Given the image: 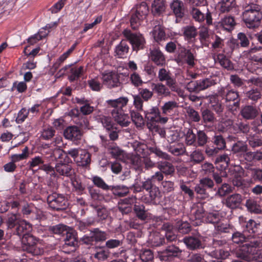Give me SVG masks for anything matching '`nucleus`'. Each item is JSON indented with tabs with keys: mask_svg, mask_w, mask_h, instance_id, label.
<instances>
[{
	"mask_svg": "<svg viewBox=\"0 0 262 262\" xmlns=\"http://www.w3.org/2000/svg\"><path fill=\"white\" fill-rule=\"evenodd\" d=\"M183 242L186 247L190 250H195L202 248V244L198 236H189L183 238Z\"/></svg>",
	"mask_w": 262,
	"mask_h": 262,
	"instance_id": "nucleus-18",
	"label": "nucleus"
},
{
	"mask_svg": "<svg viewBox=\"0 0 262 262\" xmlns=\"http://www.w3.org/2000/svg\"><path fill=\"white\" fill-rule=\"evenodd\" d=\"M235 5V0H221L217 4V8L222 13L229 12Z\"/></svg>",
	"mask_w": 262,
	"mask_h": 262,
	"instance_id": "nucleus-34",
	"label": "nucleus"
},
{
	"mask_svg": "<svg viewBox=\"0 0 262 262\" xmlns=\"http://www.w3.org/2000/svg\"><path fill=\"white\" fill-rule=\"evenodd\" d=\"M178 58L180 60L187 63L190 67H193L194 65L195 58L190 50L184 48H181Z\"/></svg>",
	"mask_w": 262,
	"mask_h": 262,
	"instance_id": "nucleus-16",
	"label": "nucleus"
},
{
	"mask_svg": "<svg viewBox=\"0 0 262 262\" xmlns=\"http://www.w3.org/2000/svg\"><path fill=\"white\" fill-rule=\"evenodd\" d=\"M165 9L163 0H154L151 5V12L154 15H160Z\"/></svg>",
	"mask_w": 262,
	"mask_h": 262,
	"instance_id": "nucleus-33",
	"label": "nucleus"
},
{
	"mask_svg": "<svg viewBox=\"0 0 262 262\" xmlns=\"http://www.w3.org/2000/svg\"><path fill=\"white\" fill-rule=\"evenodd\" d=\"M110 255V252L105 247L97 246L95 247L93 257L98 261H103L107 259Z\"/></svg>",
	"mask_w": 262,
	"mask_h": 262,
	"instance_id": "nucleus-21",
	"label": "nucleus"
},
{
	"mask_svg": "<svg viewBox=\"0 0 262 262\" xmlns=\"http://www.w3.org/2000/svg\"><path fill=\"white\" fill-rule=\"evenodd\" d=\"M216 63H219L223 68L228 70L233 69V66L231 61L223 54H219L214 58Z\"/></svg>",
	"mask_w": 262,
	"mask_h": 262,
	"instance_id": "nucleus-26",
	"label": "nucleus"
},
{
	"mask_svg": "<svg viewBox=\"0 0 262 262\" xmlns=\"http://www.w3.org/2000/svg\"><path fill=\"white\" fill-rule=\"evenodd\" d=\"M154 254L149 249L142 250L140 254V259L142 262H149L152 260Z\"/></svg>",
	"mask_w": 262,
	"mask_h": 262,
	"instance_id": "nucleus-59",
	"label": "nucleus"
},
{
	"mask_svg": "<svg viewBox=\"0 0 262 262\" xmlns=\"http://www.w3.org/2000/svg\"><path fill=\"white\" fill-rule=\"evenodd\" d=\"M47 202L50 208L56 210L65 209L68 204L62 195L56 193H53L48 196Z\"/></svg>",
	"mask_w": 262,
	"mask_h": 262,
	"instance_id": "nucleus-8",
	"label": "nucleus"
},
{
	"mask_svg": "<svg viewBox=\"0 0 262 262\" xmlns=\"http://www.w3.org/2000/svg\"><path fill=\"white\" fill-rule=\"evenodd\" d=\"M262 19L260 6L254 3H249L244 7L243 20L247 28L254 29L258 27Z\"/></svg>",
	"mask_w": 262,
	"mask_h": 262,
	"instance_id": "nucleus-3",
	"label": "nucleus"
},
{
	"mask_svg": "<svg viewBox=\"0 0 262 262\" xmlns=\"http://www.w3.org/2000/svg\"><path fill=\"white\" fill-rule=\"evenodd\" d=\"M152 90L159 96L167 97L170 95V92L166 85L162 83H151Z\"/></svg>",
	"mask_w": 262,
	"mask_h": 262,
	"instance_id": "nucleus-22",
	"label": "nucleus"
},
{
	"mask_svg": "<svg viewBox=\"0 0 262 262\" xmlns=\"http://www.w3.org/2000/svg\"><path fill=\"white\" fill-rule=\"evenodd\" d=\"M111 189L113 190L115 194L119 196H123L127 194L129 192L128 187L124 185L112 186Z\"/></svg>",
	"mask_w": 262,
	"mask_h": 262,
	"instance_id": "nucleus-62",
	"label": "nucleus"
},
{
	"mask_svg": "<svg viewBox=\"0 0 262 262\" xmlns=\"http://www.w3.org/2000/svg\"><path fill=\"white\" fill-rule=\"evenodd\" d=\"M92 236L94 238V242H98L104 241L107 238V234L104 232L100 230L98 228H95L91 231Z\"/></svg>",
	"mask_w": 262,
	"mask_h": 262,
	"instance_id": "nucleus-51",
	"label": "nucleus"
},
{
	"mask_svg": "<svg viewBox=\"0 0 262 262\" xmlns=\"http://www.w3.org/2000/svg\"><path fill=\"white\" fill-rule=\"evenodd\" d=\"M211 255L217 259H225L229 256V252L227 250L219 248L212 251Z\"/></svg>",
	"mask_w": 262,
	"mask_h": 262,
	"instance_id": "nucleus-56",
	"label": "nucleus"
},
{
	"mask_svg": "<svg viewBox=\"0 0 262 262\" xmlns=\"http://www.w3.org/2000/svg\"><path fill=\"white\" fill-rule=\"evenodd\" d=\"M258 225L253 220H249L247 222L243 231H247V234L251 239L257 238L255 236V233L257 231V226Z\"/></svg>",
	"mask_w": 262,
	"mask_h": 262,
	"instance_id": "nucleus-32",
	"label": "nucleus"
},
{
	"mask_svg": "<svg viewBox=\"0 0 262 262\" xmlns=\"http://www.w3.org/2000/svg\"><path fill=\"white\" fill-rule=\"evenodd\" d=\"M176 226L179 232L183 234L188 233L191 230V226L186 221H180L177 222Z\"/></svg>",
	"mask_w": 262,
	"mask_h": 262,
	"instance_id": "nucleus-57",
	"label": "nucleus"
},
{
	"mask_svg": "<svg viewBox=\"0 0 262 262\" xmlns=\"http://www.w3.org/2000/svg\"><path fill=\"white\" fill-rule=\"evenodd\" d=\"M232 150L235 154L243 155L247 151V145L243 141H238L233 145Z\"/></svg>",
	"mask_w": 262,
	"mask_h": 262,
	"instance_id": "nucleus-45",
	"label": "nucleus"
},
{
	"mask_svg": "<svg viewBox=\"0 0 262 262\" xmlns=\"http://www.w3.org/2000/svg\"><path fill=\"white\" fill-rule=\"evenodd\" d=\"M126 162L130 164L136 170H141L143 160L141 156L136 154H127Z\"/></svg>",
	"mask_w": 262,
	"mask_h": 262,
	"instance_id": "nucleus-20",
	"label": "nucleus"
},
{
	"mask_svg": "<svg viewBox=\"0 0 262 262\" xmlns=\"http://www.w3.org/2000/svg\"><path fill=\"white\" fill-rule=\"evenodd\" d=\"M199 39L202 46H209L210 39L208 34V31L206 28H204L200 31Z\"/></svg>",
	"mask_w": 262,
	"mask_h": 262,
	"instance_id": "nucleus-46",
	"label": "nucleus"
},
{
	"mask_svg": "<svg viewBox=\"0 0 262 262\" xmlns=\"http://www.w3.org/2000/svg\"><path fill=\"white\" fill-rule=\"evenodd\" d=\"M168 151L175 156L183 155L186 151L185 147L183 144H177L176 146L170 145L168 147Z\"/></svg>",
	"mask_w": 262,
	"mask_h": 262,
	"instance_id": "nucleus-58",
	"label": "nucleus"
},
{
	"mask_svg": "<svg viewBox=\"0 0 262 262\" xmlns=\"http://www.w3.org/2000/svg\"><path fill=\"white\" fill-rule=\"evenodd\" d=\"M220 24L224 30L230 31L233 29L235 22L233 17L226 16L221 20Z\"/></svg>",
	"mask_w": 262,
	"mask_h": 262,
	"instance_id": "nucleus-39",
	"label": "nucleus"
},
{
	"mask_svg": "<svg viewBox=\"0 0 262 262\" xmlns=\"http://www.w3.org/2000/svg\"><path fill=\"white\" fill-rule=\"evenodd\" d=\"M149 11L148 7L145 2L137 5L133 9V13L130 18L132 28L136 29L140 25L141 20L145 18Z\"/></svg>",
	"mask_w": 262,
	"mask_h": 262,
	"instance_id": "nucleus-4",
	"label": "nucleus"
},
{
	"mask_svg": "<svg viewBox=\"0 0 262 262\" xmlns=\"http://www.w3.org/2000/svg\"><path fill=\"white\" fill-rule=\"evenodd\" d=\"M95 118L96 120L101 123L106 130H110L113 128L114 123L111 117L100 115L96 116Z\"/></svg>",
	"mask_w": 262,
	"mask_h": 262,
	"instance_id": "nucleus-35",
	"label": "nucleus"
},
{
	"mask_svg": "<svg viewBox=\"0 0 262 262\" xmlns=\"http://www.w3.org/2000/svg\"><path fill=\"white\" fill-rule=\"evenodd\" d=\"M186 116L189 120L193 122H199L200 120V116L199 113L191 107L185 108Z\"/></svg>",
	"mask_w": 262,
	"mask_h": 262,
	"instance_id": "nucleus-48",
	"label": "nucleus"
},
{
	"mask_svg": "<svg viewBox=\"0 0 262 262\" xmlns=\"http://www.w3.org/2000/svg\"><path fill=\"white\" fill-rule=\"evenodd\" d=\"M32 225L27 221L22 220L16 229V233L20 237L25 233H29L32 231Z\"/></svg>",
	"mask_w": 262,
	"mask_h": 262,
	"instance_id": "nucleus-31",
	"label": "nucleus"
},
{
	"mask_svg": "<svg viewBox=\"0 0 262 262\" xmlns=\"http://www.w3.org/2000/svg\"><path fill=\"white\" fill-rule=\"evenodd\" d=\"M129 47L126 41H122L118 45L115 50V53L118 58H124L127 55Z\"/></svg>",
	"mask_w": 262,
	"mask_h": 262,
	"instance_id": "nucleus-38",
	"label": "nucleus"
},
{
	"mask_svg": "<svg viewBox=\"0 0 262 262\" xmlns=\"http://www.w3.org/2000/svg\"><path fill=\"white\" fill-rule=\"evenodd\" d=\"M134 209L137 216L142 221L146 220L150 217V214L146 212L143 205L135 204Z\"/></svg>",
	"mask_w": 262,
	"mask_h": 262,
	"instance_id": "nucleus-37",
	"label": "nucleus"
},
{
	"mask_svg": "<svg viewBox=\"0 0 262 262\" xmlns=\"http://www.w3.org/2000/svg\"><path fill=\"white\" fill-rule=\"evenodd\" d=\"M171 9L177 17H182L184 14L183 3L182 1L174 0L170 5Z\"/></svg>",
	"mask_w": 262,
	"mask_h": 262,
	"instance_id": "nucleus-36",
	"label": "nucleus"
},
{
	"mask_svg": "<svg viewBox=\"0 0 262 262\" xmlns=\"http://www.w3.org/2000/svg\"><path fill=\"white\" fill-rule=\"evenodd\" d=\"M202 118L205 123H213L216 121L213 113L207 109L202 112Z\"/></svg>",
	"mask_w": 262,
	"mask_h": 262,
	"instance_id": "nucleus-61",
	"label": "nucleus"
},
{
	"mask_svg": "<svg viewBox=\"0 0 262 262\" xmlns=\"http://www.w3.org/2000/svg\"><path fill=\"white\" fill-rule=\"evenodd\" d=\"M183 34L187 39H190L194 38L196 34V29L193 26H188L183 29Z\"/></svg>",
	"mask_w": 262,
	"mask_h": 262,
	"instance_id": "nucleus-60",
	"label": "nucleus"
},
{
	"mask_svg": "<svg viewBox=\"0 0 262 262\" xmlns=\"http://www.w3.org/2000/svg\"><path fill=\"white\" fill-rule=\"evenodd\" d=\"M129 101L127 97H120L115 99H109L105 103L111 112L114 121L122 127H127L130 123V117L126 111Z\"/></svg>",
	"mask_w": 262,
	"mask_h": 262,
	"instance_id": "nucleus-2",
	"label": "nucleus"
},
{
	"mask_svg": "<svg viewBox=\"0 0 262 262\" xmlns=\"http://www.w3.org/2000/svg\"><path fill=\"white\" fill-rule=\"evenodd\" d=\"M107 148L112 156L116 159H120L124 156L123 151L120 149L114 143L107 145Z\"/></svg>",
	"mask_w": 262,
	"mask_h": 262,
	"instance_id": "nucleus-42",
	"label": "nucleus"
},
{
	"mask_svg": "<svg viewBox=\"0 0 262 262\" xmlns=\"http://www.w3.org/2000/svg\"><path fill=\"white\" fill-rule=\"evenodd\" d=\"M161 228L162 232H164V235L168 241L172 242L177 239V236L173 230V227L169 223H164Z\"/></svg>",
	"mask_w": 262,
	"mask_h": 262,
	"instance_id": "nucleus-27",
	"label": "nucleus"
},
{
	"mask_svg": "<svg viewBox=\"0 0 262 262\" xmlns=\"http://www.w3.org/2000/svg\"><path fill=\"white\" fill-rule=\"evenodd\" d=\"M157 168L165 175H172L174 172V166L167 161H159L157 163Z\"/></svg>",
	"mask_w": 262,
	"mask_h": 262,
	"instance_id": "nucleus-24",
	"label": "nucleus"
},
{
	"mask_svg": "<svg viewBox=\"0 0 262 262\" xmlns=\"http://www.w3.org/2000/svg\"><path fill=\"white\" fill-rule=\"evenodd\" d=\"M150 58L157 65L162 66L165 63V57L159 49H154L150 51Z\"/></svg>",
	"mask_w": 262,
	"mask_h": 262,
	"instance_id": "nucleus-28",
	"label": "nucleus"
},
{
	"mask_svg": "<svg viewBox=\"0 0 262 262\" xmlns=\"http://www.w3.org/2000/svg\"><path fill=\"white\" fill-rule=\"evenodd\" d=\"M240 114L243 118L246 120H252L257 116L258 112L256 107L248 105L242 108Z\"/></svg>",
	"mask_w": 262,
	"mask_h": 262,
	"instance_id": "nucleus-19",
	"label": "nucleus"
},
{
	"mask_svg": "<svg viewBox=\"0 0 262 262\" xmlns=\"http://www.w3.org/2000/svg\"><path fill=\"white\" fill-rule=\"evenodd\" d=\"M21 243L23 250L33 255H40L43 252L42 249L37 246L36 240L30 233L23 234Z\"/></svg>",
	"mask_w": 262,
	"mask_h": 262,
	"instance_id": "nucleus-5",
	"label": "nucleus"
},
{
	"mask_svg": "<svg viewBox=\"0 0 262 262\" xmlns=\"http://www.w3.org/2000/svg\"><path fill=\"white\" fill-rule=\"evenodd\" d=\"M190 158L191 161L196 164L200 163L205 159L203 153L200 149L194 150L190 154Z\"/></svg>",
	"mask_w": 262,
	"mask_h": 262,
	"instance_id": "nucleus-54",
	"label": "nucleus"
},
{
	"mask_svg": "<svg viewBox=\"0 0 262 262\" xmlns=\"http://www.w3.org/2000/svg\"><path fill=\"white\" fill-rule=\"evenodd\" d=\"M234 171L238 172V173L234 176V178L232 180L233 184L236 187H241L244 184V181L241 176L243 173V169L239 166H236L234 168Z\"/></svg>",
	"mask_w": 262,
	"mask_h": 262,
	"instance_id": "nucleus-44",
	"label": "nucleus"
},
{
	"mask_svg": "<svg viewBox=\"0 0 262 262\" xmlns=\"http://www.w3.org/2000/svg\"><path fill=\"white\" fill-rule=\"evenodd\" d=\"M130 114L131 119L137 127H141L144 125V119L138 112L133 110L130 111Z\"/></svg>",
	"mask_w": 262,
	"mask_h": 262,
	"instance_id": "nucleus-50",
	"label": "nucleus"
},
{
	"mask_svg": "<svg viewBox=\"0 0 262 262\" xmlns=\"http://www.w3.org/2000/svg\"><path fill=\"white\" fill-rule=\"evenodd\" d=\"M209 103L211 108L217 114L221 116L223 113L224 107L221 102L216 95H212L209 96Z\"/></svg>",
	"mask_w": 262,
	"mask_h": 262,
	"instance_id": "nucleus-29",
	"label": "nucleus"
},
{
	"mask_svg": "<svg viewBox=\"0 0 262 262\" xmlns=\"http://www.w3.org/2000/svg\"><path fill=\"white\" fill-rule=\"evenodd\" d=\"M243 54L244 55L254 54L251 57L252 60L255 62L262 63V47H254L251 48L250 49L244 51Z\"/></svg>",
	"mask_w": 262,
	"mask_h": 262,
	"instance_id": "nucleus-25",
	"label": "nucleus"
},
{
	"mask_svg": "<svg viewBox=\"0 0 262 262\" xmlns=\"http://www.w3.org/2000/svg\"><path fill=\"white\" fill-rule=\"evenodd\" d=\"M22 220L20 219V215L18 213H11L8 215L7 225L9 229L13 228L15 225H19V222Z\"/></svg>",
	"mask_w": 262,
	"mask_h": 262,
	"instance_id": "nucleus-40",
	"label": "nucleus"
},
{
	"mask_svg": "<svg viewBox=\"0 0 262 262\" xmlns=\"http://www.w3.org/2000/svg\"><path fill=\"white\" fill-rule=\"evenodd\" d=\"M226 126L228 125H233L234 128H237L235 129V132H238L239 131L243 132V133H247L249 132L250 127L248 124H246L243 122H240L239 123L233 124L232 121L231 120H228L227 121V124H225Z\"/></svg>",
	"mask_w": 262,
	"mask_h": 262,
	"instance_id": "nucleus-43",
	"label": "nucleus"
},
{
	"mask_svg": "<svg viewBox=\"0 0 262 262\" xmlns=\"http://www.w3.org/2000/svg\"><path fill=\"white\" fill-rule=\"evenodd\" d=\"M177 107L178 104L174 101H169L165 102L162 107V113L165 115H167Z\"/></svg>",
	"mask_w": 262,
	"mask_h": 262,
	"instance_id": "nucleus-63",
	"label": "nucleus"
},
{
	"mask_svg": "<svg viewBox=\"0 0 262 262\" xmlns=\"http://www.w3.org/2000/svg\"><path fill=\"white\" fill-rule=\"evenodd\" d=\"M65 234H66V236L64 239V244L62 246V249L64 252L69 253L70 251L67 250V248L70 247L71 248V251H74L77 244V241L72 228H69Z\"/></svg>",
	"mask_w": 262,
	"mask_h": 262,
	"instance_id": "nucleus-11",
	"label": "nucleus"
},
{
	"mask_svg": "<svg viewBox=\"0 0 262 262\" xmlns=\"http://www.w3.org/2000/svg\"><path fill=\"white\" fill-rule=\"evenodd\" d=\"M70 227L63 225L59 224L50 227V230L54 234L58 235H64Z\"/></svg>",
	"mask_w": 262,
	"mask_h": 262,
	"instance_id": "nucleus-64",
	"label": "nucleus"
},
{
	"mask_svg": "<svg viewBox=\"0 0 262 262\" xmlns=\"http://www.w3.org/2000/svg\"><path fill=\"white\" fill-rule=\"evenodd\" d=\"M103 84L109 88L117 87L120 84L117 74L113 72H105L102 74Z\"/></svg>",
	"mask_w": 262,
	"mask_h": 262,
	"instance_id": "nucleus-13",
	"label": "nucleus"
},
{
	"mask_svg": "<svg viewBox=\"0 0 262 262\" xmlns=\"http://www.w3.org/2000/svg\"><path fill=\"white\" fill-rule=\"evenodd\" d=\"M123 34L132 45L134 50H138L144 47L145 39L140 33H133L129 30L125 29Z\"/></svg>",
	"mask_w": 262,
	"mask_h": 262,
	"instance_id": "nucleus-7",
	"label": "nucleus"
},
{
	"mask_svg": "<svg viewBox=\"0 0 262 262\" xmlns=\"http://www.w3.org/2000/svg\"><path fill=\"white\" fill-rule=\"evenodd\" d=\"M101 80V78L95 77L88 80L89 86L93 91H99L103 86Z\"/></svg>",
	"mask_w": 262,
	"mask_h": 262,
	"instance_id": "nucleus-55",
	"label": "nucleus"
},
{
	"mask_svg": "<svg viewBox=\"0 0 262 262\" xmlns=\"http://www.w3.org/2000/svg\"><path fill=\"white\" fill-rule=\"evenodd\" d=\"M205 214L202 204H194L191 208L190 220L194 226H199L204 222Z\"/></svg>",
	"mask_w": 262,
	"mask_h": 262,
	"instance_id": "nucleus-9",
	"label": "nucleus"
},
{
	"mask_svg": "<svg viewBox=\"0 0 262 262\" xmlns=\"http://www.w3.org/2000/svg\"><path fill=\"white\" fill-rule=\"evenodd\" d=\"M91 179L93 183L96 186L104 190H110L112 187L111 186H108L106 184L103 180L100 177L94 176Z\"/></svg>",
	"mask_w": 262,
	"mask_h": 262,
	"instance_id": "nucleus-47",
	"label": "nucleus"
},
{
	"mask_svg": "<svg viewBox=\"0 0 262 262\" xmlns=\"http://www.w3.org/2000/svg\"><path fill=\"white\" fill-rule=\"evenodd\" d=\"M43 163H45L44 157L37 156L31 158L28 162V165L30 168L38 167V169H39Z\"/></svg>",
	"mask_w": 262,
	"mask_h": 262,
	"instance_id": "nucleus-53",
	"label": "nucleus"
},
{
	"mask_svg": "<svg viewBox=\"0 0 262 262\" xmlns=\"http://www.w3.org/2000/svg\"><path fill=\"white\" fill-rule=\"evenodd\" d=\"M246 232H236L232 234V239L233 243L237 244L245 243L235 250L236 256L249 262H262V253L259 249L262 244L261 239H251Z\"/></svg>",
	"mask_w": 262,
	"mask_h": 262,
	"instance_id": "nucleus-1",
	"label": "nucleus"
},
{
	"mask_svg": "<svg viewBox=\"0 0 262 262\" xmlns=\"http://www.w3.org/2000/svg\"><path fill=\"white\" fill-rule=\"evenodd\" d=\"M48 33H47V32H44L43 30H40L37 33L30 37L28 39V42L31 45H34L37 41L46 37Z\"/></svg>",
	"mask_w": 262,
	"mask_h": 262,
	"instance_id": "nucleus-52",
	"label": "nucleus"
},
{
	"mask_svg": "<svg viewBox=\"0 0 262 262\" xmlns=\"http://www.w3.org/2000/svg\"><path fill=\"white\" fill-rule=\"evenodd\" d=\"M182 251L177 247L171 245L168 246L165 250L159 254L160 260L167 261L171 260L173 257L179 256Z\"/></svg>",
	"mask_w": 262,
	"mask_h": 262,
	"instance_id": "nucleus-14",
	"label": "nucleus"
},
{
	"mask_svg": "<svg viewBox=\"0 0 262 262\" xmlns=\"http://www.w3.org/2000/svg\"><path fill=\"white\" fill-rule=\"evenodd\" d=\"M220 219L221 216L219 212H214L206 214L205 215L204 222L208 223L217 224L219 223Z\"/></svg>",
	"mask_w": 262,
	"mask_h": 262,
	"instance_id": "nucleus-49",
	"label": "nucleus"
},
{
	"mask_svg": "<svg viewBox=\"0 0 262 262\" xmlns=\"http://www.w3.org/2000/svg\"><path fill=\"white\" fill-rule=\"evenodd\" d=\"M55 169L57 172L63 176L69 177L72 173L71 166L61 160L56 163Z\"/></svg>",
	"mask_w": 262,
	"mask_h": 262,
	"instance_id": "nucleus-23",
	"label": "nucleus"
},
{
	"mask_svg": "<svg viewBox=\"0 0 262 262\" xmlns=\"http://www.w3.org/2000/svg\"><path fill=\"white\" fill-rule=\"evenodd\" d=\"M78 165L81 166H86L91 162V155L86 150H82L80 154L79 157L76 160Z\"/></svg>",
	"mask_w": 262,
	"mask_h": 262,
	"instance_id": "nucleus-41",
	"label": "nucleus"
},
{
	"mask_svg": "<svg viewBox=\"0 0 262 262\" xmlns=\"http://www.w3.org/2000/svg\"><path fill=\"white\" fill-rule=\"evenodd\" d=\"M242 200V196L241 194L235 193L227 197L224 201V203L227 207L235 209L241 205Z\"/></svg>",
	"mask_w": 262,
	"mask_h": 262,
	"instance_id": "nucleus-17",
	"label": "nucleus"
},
{
	"mask_svg": "<svg viewBox=\"0 0 262 262\" xmlns=\"http://www.w3.org/2000/svg\"><path fill=\"white\" fill-rule=\"evenodd\" d=\"M148 240L151 246L157 247L162 245L164 243L165 239L163 235L158 232L150 233Z\"/></svg>",
	"mask_w": 262,
	"mask_h": 262,
	"instance_id": "nucleus-30",
	"label": "nucleus"
},
{
	"mask_svg": "<svg viewBox=\"0 0 262 262\" xmlns=\"http://www.w3.org/2000/svg\"><path fill=\"white\" fill-rule=\"evenodd\" d=\"M190 13L195 21L201 23L206 20L207 25H210L212 24L211 13L208 10L206 14H204L199 9L193 7L191 10Z\"/></svg>",
	"mask_w": 262,
	"mask_h": 262,
	"instance_id": "nucleus-12",
	"label": "nucleus"
},
{
	"mask_svg": "<svg viewBox=\"0 0 262 262\" xmlns=\"http://www.w3.org/2000/svg\"><path fill=\"white\" fill-rule=\"evenodd\" d=\"M64 137L78 144L82 139V134L80 129L75 126H69L64 131Z\"/></svg>",
	"mask_w": 262,
	"mask_h": 262,
	"instance_id": "nucleus-10",
	"label": "nucleus"
},
{
	"mask_svg": "<svg viewBox=\"0 0 262 262\" xmlns=\"http://www.w3.org/2000/svg\"><path fill=\"white\" fill-rule=\"evenodd\" d=\"M145 115L149 128L154 127L157 123L165 124L168 121L167 117H161L160 112L157 106L152 107L148 111L145 112Z\"/></svg>",
	"mask_w": 262,
	"mask_h": 262,
	"instance_id": "nucleus-6",
	"label": "nucleus"
},
{
	"mask_svg": "<svg viewBox=\"0 0 262 262\" xmlns=\"http://www.w3.org/2000/svg\"><path fill=\"white\" fill-rule=\"evenodd\" d=\"M218 94L226 101H234L239 96L238 93L230 89L229 86L221 88L218 90Z\"/></svg>",
	"mask_w": 262,
	"mask_h": 262,
	"instance_id": "nucleus-15",
	"label": "nucleus"
}]
</instances>
